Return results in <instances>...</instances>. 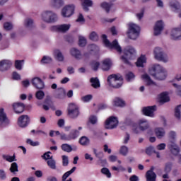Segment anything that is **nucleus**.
Returning a JSON list of instances; mask_svg holds the SVG:
<instances>
[{
    "label": "nucleus",
    "mask_w": 181,
    "mask_h": 181,
    "mask_svg": "<svg viewBox=\"0 0 181 181\" xmlns=\"http://www.w3.org/2000/svg\"><path fill=\"white\" fill-rule=\"evenodd\" d=\"M149 73L155 80H165L168 76V72L160 65H153L151 69L149 70Z\"/></svg>",
    "instance_id": "f257e3e1"
},
{
    "label": "nucleus",
    "mask_w": 181,
    "mask_h": 181,
    "mask_svg": "<svg viewBox=\"0 0 181 181\" xmlns=\"http://www.w3.org/2000/svg\"><path fill=\"white\" fill-rule=\"evenodd\" d=\"M122 81L124 78L121 75L113 74L107 77V83L113 88H119L122 86Z\"/></svg>",
    "instance_id": "f03ea898"
},
{
    "label": "nucleus",
    "mask_w": 181,
    "mask_h": 181,
    "mask_svg": "<svg viewBox=\"0 0 181 181\" xmlns=\"http://www.w3.org/2000/svg\"><path fill=\"white\" fill-rule=\"evenodd\" d=\"M103 42L106 47H109V49H114L118 53H122V48L118 44V41L117 40H114L112 42L108 40L107 35H102Z\"/></svg>",
    "instance_id": "7ed1b4c3"
},
{
    "label": "nucleus",
    "mask_w": 181,
    "mask_h": 181,
    "mask_svg": "<svg viewBox=\"0 0 181 181\" xmlns=\"http://www.w3.org/2000/svg\"><path fill=\"white\" fill-rule=\"evenodd\" d=\"M123 55L121 57V59L124 63V64H131L129 60H132V57L135 54V49L129 47L128 48H125L123 50Z\"/></svg>",
    "instance_id": "20e7f679"
},
{
    "label": "nucleus",
    "mask_w": 181,
    "mask_h": 181,
    "mask_svg": "<svg viewBox=\"0 0 181 181\" xmlns=\"http://www.w3.org/2000/svg\"><path fill=\"white\" fill-rule=\"evenodd\" d=\"M139 32H141V28L136 24H129V30L127 35L129 39L135 40L139 36Z\"/></svg>",
    "instance_id": "39448f33"
},
{
    "label": "nucleus",
    "mask_w": 181,
    "mask_h": 181,
    "mask_svg": "<svg viewBox=\"0 0 181 181\" xmlns=\"http://www.w3.org/2000/svg\"><path fill=\"white\" fill-rule=\"evenodd\" d=\"M67 115L73 119L77 118L80 115V108L75 103H70L67 109Z\"/></svg>",
    "instance_id": "423d86ee"
},
{
    "label": "nucleus",
    "mask_w": 181,
    "mask_h": 181,
    "mask_svg": "<svg viewBox=\"0 0 181 181\" xmlns=\"http://www.w3.org/2000/svg\"><path fill=\"white\" fill-rule=\"evenodd\" d=\"M42 18L47 23H54L57 21V15L52 11H45L42 14Z\"/></svg>",
    "instance_id": "0eeeda50"
},
{
    "label": "nucleus",
    "mask_w": 181,
    "mask_h": 181,
    "mask_svg": "<svg viewBox=\"0 0 181 181\" xmlns=\"http://www.w3.org/2000/svg\"><path fill=\"white\" fill-rule=\"evenodd\" d=\"M154 57L159 62L166 63L168 62V56L163 53L160 47H156L154 49Z\"/></svg>",
    "instance_id": "6e6552de"
},
{
    "label": "nucleus",
    "mask_w": 181,
    "mask_h": 181,
    "mask_svg": "<svg viewBox=\"0 0 181 181\" xmlns=\"http://www.w3.org/2000/svg\"><path fill=\"white\" fill-rule=\"evenodd\" d=\"M118 118L117 117L111 116L105 121L106 129H114L116 127H118Z\"/></svg>",
    "instance_id": "1a4fd4ad"
},
{
    "label": "nucleus",
    "mask_w": 181,
    "mask_h": 181,
    "mask_svg": "<svg viewBox=\"0 0 181 181\" xmlns=\"http://www.w3.org/2000/svg\"><path fill=\"white\" fill-rule=\"evenodd\" d=\"M76 7L74 5H66L62 11V15L64 18H70L71 15L74 14V9Z\"/></svg>",
    "instance_id": "9d476101"
},
{
    "label": "nucleus",
    "mask_w": 181,
    "mask_h": 181,
    "mask_svg": "<svg viewBox=\"0 0 181 181\" xmlns=\"http://www.w3.org/2000/svg\"><path fill=\"white\" fill-rule=\"evenodd\" d=\"M9 125V119L6 116V113L4 112V108L0 109V127L4 128V127H8Z\"/></svg>",
    "instance_id": "9b49d317"
},
{
    "label": "nucleus",
    "mask_w": 181,
    "mask_h": 181,
    "mask_svg": "<svg viewBox=\"0 0 181 181\" xmlns=\"http://www.w3.org/2000/svg\"><path fill=\"white\" fill-rule=\"evenodd\" d=\"M29 122H30V118L26 115H23L18 117V124L21 128H25L29 125Z\"/></svg>",
    "instance_id": "f8f14e48"
},
{
    "label": "nucleus",
    "mask_w": 181,
    "mask_h": 181,
    "mask_svg": "<svg viewBox=\"0 0 181 181\" xmlns=\"http://www.w3.org/2000/svg\"><path fill=\"white\" fill-rule=\"evenodd\" d=\"M31 83L33 87L37 90H43V88H45V82L39 77L33 78Z\"/></svg>",
    "instance_id": "ddd939ff"
},
{
    "label": "nucleus",
    "mask_w": 181,
    "mask_h": 181,
    "mask_svg": "<svg viewBox=\"0 0 181 181\" xmlns=\"http://www.w3.org/2000/svg\"><path fill=\"white\" fill-rule=\"evenodd\" d=\"M156 111V105L143 107L142 112L146 117H153V112Z\"/></svg>",
    "instance_id": "4468645a"
},
{
    "label": "nucleus",
    "mask_w": 181,
    "mask_h": 181,
    "mask_svg": "<svg viewBox=\"0 0 181 181\" xmlns=\"http://www.w3.org/2000/svg\"><path fill=\"white\" fill-rule=\"evenodd\" d=\"M12 66V62L7 59H4L0 62V71H6Z\"/></svg>",
    "instance_id": "2eb2a0df"
},
{
    "label": "nucleus",
    "mask_w": 181,
    "mask_h": 181,
    "mask_svg": "<svg viewBox=\"0 0 181 181\" xmlns=\"http://www.w3.org/2000/svg\"><path fill=\"white\" fill-rule=\"evenodd\" d=\"M163 30V21H157L154 26V36H158V35H160V33H162Z\"/></svg>",
    "instance_id": "dca6fc26"
},
{
    "label": "nucleus",
    "mask_w": 181,
    "mask_h": 181,
    "mask_svg": "<svg viewBox=\"0 0 181 181\" xmlns=\"http://www.w3.org/2000/svg\"><path fill=\"white\" fill-rule=\"evenodd\" d=\"M13 110L16 114H22V112L25 111V105L22 103H13Z\"/></svg>",
    "instance_id": "f3484780"
},
{
    "label": "nucleus",
    "mask_w": 181,
    "mask_h": 181,
    "mask_svg": "<svg viewBox=\"0 0 181 181\" xmlns=\"http://www.w3.org/2000/svg\"><path fill=\"white\" fill-rule=\"evenodd\" d=\"M55 98L64 100V98H66V90L63 88H58L55 91Z\"/></svg>",
    "instance_id": "a211bd4d"
},
{
    "label": "nucleus",
    "mask_w": 181,
    "mask_h": 181,
    "mask_svg": "<svg viewBox=\"0 0 181 181\" xmlns=\"http://www.w3.org/2000/svg\"><path fill=\"white\" fill-rule=\"evenodd\" d=\"M112 66V62L111 59L108 58L105 59L102 62V70H103V71H108Z\"/></svg>",
    "instance_id": "6ab92c4d"
},
{
    "label": "nucleus",
    "mask_w": 181,
    "mask_h": 181,
    "mask_svg": "<svg viewBox=\"0 0 181 181\" xmlns=\"http://www.w3.org/2000/svg\"><path fill=\"white\" fill-rule=\"evenodd\" d=\"M168 148L170 149V152L172 153V155H174V156H177V155H179V152H180L179 146L174 143L168 145Z\"/></svg>",
    "instance_id": "aec40b11"
},
{
    "label": "nucleus",
    "mask_w": 181,
    "mask_h": 181,
    "mask_svg": "<svg viewBox=\"0 0 181 181\" xmlns=\"http://www.w3.org/2000/svg\"><path fill=\"white\" fill-rule=\"evenodd\" d=\"M52 30H57V32H67L70 29V25L63 24L59 26L52 27Z\"/></svg>",
    "instance_id": "412c9836"
},
{
    "label": "nucleus",
    "mask_w": 181,
    "mask_h": 181,
    "mask_svg": "<svg viewBox=\"0 0 181 181\" xmlns=\"http://www.w3.org/2000/svg\"><path fill=\"white\" fill-rule=\"evenodd\" d=\"M139 130L140 131H146L148 128H149V123H148V120L146 119H140L139 122Z\"/></svg>",
    "instance_id": "4be33fe9"
},
{
    "label": "nucleus",
    "mask_w": 181,
    "mask_h": 181,
    "mask_svg": "<svg viewBox=\"0 0 181 181\" xmlns=\"http://www.w3.org/2000/svg\"><path fill=\"white\" fill-rule=\"evenodd\" d=\"M76 168L73 167L69 171L66 172L63 175H62V181H73V179L69 178L67 180V177L70 176L72 173H74L76 171Z\"/></svg>",
    "instance_id": "5701e85b"
},
{
    "label": "nucleus",
    "mask_w": 181,
    "mask_h": 181,
    "mask_svg": "<svg viewBox=\"0 0 181 181\" xmlns=\"http://www.w3.org/2000/svg\"><path fill=\"white\" fill-rule=\"evenodd\" d=\"M146 181H156V173L152 171H147L146 173Z\"/></svg>",
    "instance_id": "b1692460"
},
{
    "label": "nucleus",
    "mask_w": 181,
    "mask_h": 181,
    "mask_svg": "<svg viewBox=\"0 0 181 181\" xmlns=\"http://www.w3.org/2000/svg\"><path fill=\"white\" fill-rule=\"evenodd\" d=\"M70 53L73 57L76 59L77 60H80L81 59V52L80 50L76 49V48H72L70 50Z\"/></svg>",
    "instance_id": "393cba45"
},
{
    "label": "nucleus",
    "mask_w": 181,
    "mask_h": 181,
    "mask_svg": "<svg viewBox=\"0 0 181 181\" xmlns=\"http://www.w3.org/2000/svg\"><path fill=\"white\" fill-rule=\"evenodd\" d=\"M69 138L71 141H74V139H77L80 135V132L77 129H72L69 134Z\"/></svg>",
    "instance_id": "a878e982"
},
{
    "label": "nucleus",
    "mask_w": 181,
    "mask_h": 181,
    "mask_svg": "<svg viewBox=\"0 0 181 181\" xmlns=\"http://www.w3.org/2000/svg\"><path fill=\"white\" fill-rule=\"evenodd\" d=\"M168 101H170V98H169L166 92L160 94V103L165 104V103H168Z\"/></svg>",
    "instance_id": "bb28decb"
},
{
    "label": "nucleus",
    "mask_w": 181,
    "mask_h": 181,
    "mask_svg": "<svg viewBox=\"0 0 181 181\" xmlns=\"http://www.w3.org/2000/svg\"><path fill=\"white\" fill-rule=\"evenodd\" d=\"M113 105L115 107H125V101L119 98H115L113 100Z\"/></svg>",
    "instance_id": "cd10ccee"
},
{
    "label": "nucleus",
    "mask_w": 181,
    "mask_h": 181,
    "mask_svg": "<svg viewBox=\"0 0 181 181\" xmlns=\"http://www.w3.org/2000/svg\"><path fill=\"white\" fill-rule=\"evenodd\" d=\"M155 134L156 136H157V138H158V139H160L162 138H163V136H165V129H163V128H156L155 129Z\"/></svg>",
    "instance_id": "c85d7f7f"
},
{
    "label": "nucleus",
    "mask_w": 181,
    "mask_h": 181,
    "mask_svg": "<svg viewBox=\"0 0 181 181\" xmlns=\"http://www.w3.org/2000/svg\"><path fill=\"white\" fill-rule=\"evenodd\" d=\"M170 6L172 8L174 12H177V11H180V4L177 1H171L170 3Z\"/></svg>",
    "instance_id": "c756f323"
},
{
    "label": "nucleus",
    "mask_w": 181,
    "mask_h": 181,
    "mask_svg": "<svg viewBox=\"0 0 181 181\" xmlns=\"http://www.w3.org/2000/svg\"><path fill=\"white\" fill-rule=\"evenodd\" d=\"M100 7L105 11L106 13H110V11L112 7V3L103 2L100 4Z\"/></svg>",
    "instance_id": "7c9ffc66"
},
{
    "label": "nucleus",
    "mask_w": 181,
    "mask_h": 181,
    "mask_svg": "<svg viewBox=\"0 0 181 181\" xmlns=\"http://www.w3.org/2000/svg\"><path fill=\"white\" fill-rule=\"evenodd\" d=\"M51 5L54 8H60L64 5V1L63 0H52Z\"/></svg>",
    "instance_id": "2f4dec72"
},
{
    "label": "nucleus",
    "mask_w": 181,
    "mask_h": 181,
    "mask_svg": "<svg viewBox=\"0 0 181 181\" xmlns=\"http://www.w3.org/2000/svg\"><path fill=\"white\" fill-rule=\"evenodd\" d=\"M146 62V57L145 55H141L139 58H138L137 62H136V65L137 67H143L144 63Z\"/></svg>",
    "instance_id": "473e14b6"
},
{
    "label": "nucleus",
    "mask_w": 181,
    "mask_h": 181,
    "mask_svg": "<svg viewBox=\"0 0 181 181\" xmlns=\"http://www.w3.org/2000/svg\"><path fill=\"white\" fill-rule=\"evenodd\" d=\"M82 6L84 11H88V7L93 6V1L91 0H81Z\"/></svg>",
    "instance_id": "72a5a7b5"
},
{
    "label": "nucleus",
    "mask_w": 181,
    "mask_h": 181,
    "mask_svg": "<svg viewBox=\"0 0 181 181\" xmlns=\"http://www.w3.org/2000/svg\"><path fill=\"white\" fill-rule=\"evenodd\" d=\"M90 81L93 88H100V80H98V78H90Z\"/></svg>",
    "instance_id": "f704fd0d"
},
{
    "label": "nucleus",
    "mask_w": 181,
    "mask_h": 181,
    "mask_svg": "<svg viewBox=\"0 0 181 181\" xmlns=\"http://www.w3.org/2000/svg\"><path fill=\"white\" fill-rule=\"evenodd\" d=\"M141 78L144 80L146 83H147V86H151L154 83L153 81H152V79L151 78V76H149L148 74H143L141 76Z\"/></svg>",
    "instance_id": "c9c22d12"
},
{
    "label": "nucleus",
    "mask_w": 181,
    "mask_h": 181,
    "mask_svg": "<svg viewBox=\"0 0 181 181\" xmlns=\"http://www.w3.org/2000/svg\"><path fill=\"white\" fill-rule=\"evenodd\" d=\"M54 54H56V59L59 62H63V60H64V57L63 56V54H62V52H60L59 49L54 50Z\"/></svg>",
    "instance_id": "e433bc0d"
},
{
    "label": "nucleus",
    "mask_w": 181,
    "mask_h": 181,
    "mask_svg": "<svg viewBox=\"0 0 181 181\" xmlns=\"http://www.w3.org/2000/svg\"><path fill=\"white\" fill-rule=\"evenodd\" d=\"M61 148H62V151H64V152L70 153V152H71V151H73V148H71V146H70L68 144H63L61 146Z\"/></svg>",
    "instance_id": "4c0bfd02"
},
{
    "label": "nucleus",
    "mask_w": 181,
    "mask_h": 181,
    "mask_svg": "<svg viewBox=\"0 0 181 181\" xmlns=\"http://www.w3.org/2000/svg\"><path fill=\"white\" fill-rule=\"evenodd\" d=\"M3 158L5 159L7 162H16V156L15 154H13V156L4 155Z\"/></svg>",
    "instance_id": "58836bf2"
},
{
    "label": "nucleus",
    "mask_w": 181,
    "mask_h": 181,
    "mask_svg": "<svg viewBox=\"0 0 181 181\" xmlns=\"http://www.w3.org/2000/svg\"><path fill=\"white\" fill-rule=\"evenodd\" d=\"M172 166H173V164L171 162L166 163L164 168L165 173H170L172 172Z\"/></svg>",
    "instance_id": "ea45409f"
},
{
    "label": "nucleus",
    "mask_w": 181,
    "mask_h": 181,
    "mask_svg": "<svg viewBox=\"0 0 181 181\" xmlns=\"http://www.w3.org/2000/svg\"><path fill=\"white\" fill-rule=\"evenodd\" d=\"M44 104H47L48 107H50L52 110H55L54 105H53V101L50 99V97H47L44 101Z\"/></svg>",
    "instance_id": "a19ab883"
},
{
    "label": "nucleus",
    "mask_w": 181,
    "mask_h": 181,
    "mask_svg": "<svg viewBox=\"0 0 181 181\" xmlns=\"http://www.w3.org/2000/svg\"><path fill=\"white\" fill-rule=\"evenodd\" d=\"M78 39V46L84 47L87 45V40L83 36H79Z\"/></svg>",
    "instance_id": "79ce46f5"
},
{
    "label": "nucleus",
    "mask_w": 181,
    "mask_h": 181,
    "mask_svg": "<svg viewBox=\"0 0 181 181\" xmlns=\"http://www.w3.org/2000/svg\"><path fill=\"white\" fill-rule=\"evenodd\" d=\"M180 110H181V105H179L175 109V117L177 119H180V117H181Z\"/></svg>",
    "instance_id": "37998d69"
},
{
    "label": "nucleus",
    "mask_w": 181,
    "mask_h": 181,
    "mask_svg": "<svg viewBox=\"0 0 181 181\" xmlns=\"http://www.w3.org/2000/svg\"><path fill=\"white\" fill-rule=\"evenodd\" d=\"M79 144L83 146L88 145L90 144V140L86 136H82L79 140Z\"/></svg>",
    "instance_id": "c03bdc74"
},
{
    "label": "nucleus",
    "mask_w": 181,
    "mask_h": 181,
    "mask_svg": "<svg viewBox=\"0 0 181 181\" xmlns=\"http://www.w3.org/2000/svg\"><path fill=\"white\" fill-rule=\"evenodd\" d=\"M9 170L11 173H15L16 172H19V170L18 169V163H11Z\"/></svg>",
    "instance_id": "a18cd8bd"
},
{
    "label": "nucleus",
    "mask_w": 181,
    "mask_h": 181,
    "mask_svg": "<svg viewBox=\"0 0 181 181\" xmlns=\"http://www.w3.org/2000/svg\"><path fill=\"white\" fill-rule=\"evenodd\" d=\"M47 163L49 166V168H50V169H56V160H54L53 158L51 160H48L47 161Z\"/></svg>",
    "instance_id": "49530a36"
},
{
    "label": "nucleus",
    "mask_w": 181,
    "mask_h": 181,
    "mask_svg": "<svg viewBox=\"0 0 181 181\" xmlns=\"http://www.w3.org/2000/svg\"><path fill=\"white\" fill-rule=\"evenodd\" d=\"M101 173H103V175H105V176H106L109 179L110 177H111V172H110V169L107 168H103L101 169Z\"/></svg>",
    "instance_id": "de8ad7c7"
},
{
    "label": "nucleus",
    "mask_w": 181,
    "mask_h": 181,
    "mask_svg": "<svg viewBox=\"0 0 181 181\" xmlns=\"http://www.w3.org/2000/svg\"><path fill=\"white\" fill-rule=\"evenodd\" d=\"M37 100H43L45 98V92L43 90H37L35 93Z\"/></svg>",
    "instance_id": "09e8293b"
},
{
    "label": "nucleus",
    "mask_w": 181,
    "mask_h": 181,
    "mask_svg": "<svg viewBox=\"0 0 181 181\" xmlns=\"http://www.w3.org/2000/svg\"><path fill=\"white\" fill-rule=\"evenodd\" d=\"M119 153L123 156H127V155H128V147L122 146L119 150Z\"/></svg>",
    "instance_id": "8fccbe9b"
},
{
    "label": "nucleus",
    "mask_w": 181,
    "mask_h": 181,
    "mask_svg": "<svg viewBox=\"0 0 181 181\" xmlns=\"http://www.w3.org/2000/svg\"><path fill=\"white\" fill-rule=\"evenodd\" d=\"M41 63L42 64H49L52 63V59L49 57L44 56L41 59Z\"/></svg>",
    "instance_id": "3c124183"
},
{
    "label": "nucleus",
    "mask_w": 181,
    "mask_h": 181,
    "mask_svg": "<svg viewBox=\"0 0 181 181\" xmlns=\"http://www.w3.org/2000/svg\"><path fill=\"white\" fill-rule=\"evenodd\" d=\"M89 38L90 39V40H92L93 42H97L98 40V35H97V33L93 31L90 35H89Z\"/></svg>",
    "instance_id": "603ef678"
},
{
    "label": "nucleus",
    "mask_w": 181,
    "mask_h": 181,
    "mask_svg": "<svg viewBox=\"0 0 181 181\" xmlns=\"http://www.w3.org/2000/svg\"><path fill=\"white\" fill-rule=\"evenodd\" d=\"M93 153L98 159H103L104 158V153L103 151L97 152V149L93 148Z\"/></svg>",
    "instance_id": "864d4df0"
},
{
    "label": "nucleus",
    "mask_w": 181,
    "mask_h": 181,
    "mask_svg": "<svg viewBox=\"0 0 181 181\" xmlns=\"http://www.w3.org/2000/svg\"><path fill=\"white\" fill-rule=\"evenodd\" d=\"M25 60H16L15 61V68L17 70H22V63H23Z\"/></svg>",
    "instance_id": "5fc2aeb1"
},
{
    "label": "nucleus",
    "mask_w": 181,
    "mask_h": 181,
    "mask_svg": "<svg viewBox=\"0 0 181 181\" xmlns=\"http://www.w3.org/2000/svg\"><path fill=\"white\" fill-rule=\"evenodd\" d=\"M25 26L26 28H33V20L31 18H27L25 21Z\"/></svg>",
    "instance_id": "6e6d98bb"
},
{
    "label": "nucleus",
    "mask_w": 181,
    "mask_h": 181,
    "mask_svg": "<svg viewBox=\"0 0 181 181\" xmlns=\"http://www.w3.org/2000/svg\"><path fill=\"white\" fill-rule=\"evenodd\" d=\"M91 100H93V95H86L81 98V100L83 103H88V102L91 101Z\"/></svg>",
    "instance_id": "4d7b16f0"
},
{
    "label": "nucleus",
    "mask_w": 181,
    "mask_h": 181,
    "mask_svg": "<svg viewBox=\"0 0 181 181\" xmlns=\"http://www.w3.org/2000/svg\"><path fill=\"white\" fill-rule=\"evenodd\" d=\"M92 69L94 71H97L98 70V67H100V62L96 61H93L91 62Z\"/></svg>",
    "instance_id": "13d9d810"
},
{
    "label": "nucleus",
    "mask_w": 181,
    "mask_h": 181,
    "mask_svg": "<svg viewBox=\"0 0 181 181\" xmlns=\"http://www.w3.org/2000/svg\"><path fill=\"white\" fill-rule=\"evenodd\" d=\"M60 139L61 141H71L69 134H66L64 133L60 134Z\"/></svg>",
    "instance_id": "bf43d9fd"
},
{
    "label": "nucleus",
    "mask_w": 181,
    "mask_h": 181,
    "mask_svg": "<svg viewBox=\"0 0 181 181\" xmlns=\"http://www.w3.org/2000/svg\"><path fill=\"white\" fill-rule=\"evenodd\" d=\"M50 153H52V152L48 151V152L44 153V155L42 156V158L43 159H45V160H50L53 159V156H50Z\"/></svg>",
    "instance_id": "052dcab7"
},
{
    "label": "nucleus",
    "mask_w": 181,
    "mask_h": 181,
    "mask_svg": "<svg viewBox=\"0 0 181 181\" xmlns=\"http://www.w3.org/2000/svg\"><path fill=\"white\" fill-rule=\"evenodd\" d=\"M26 143L28 144V145H30L31 146H39L40 145L39 141H33L30 139H28Z\"/></svg>",
    "instance_id": "680f3d73"
},
{
    "label": "nucleus",
    "mask_w": 181,
    "mask_h": 181,
    "mask_svg": "<svg viewBox=\"0 0 181 181\" xmlns=\"http://www.w3.org/2000/svg\"><path fill=\"white\" fill-rule=\"evenodd\" d=\"M127 81H131V80L135 78V74L132 72H129L125 76Z\"/></svg>",
    "instance_id": "e2e57ef3"
},
{
    "label": "nucleus",
    "mask_w": 181,
    "mask_h": 181,
    "mask_svg": "<svg viewBox=\"0 0 181 181\" xmlns=\"http://www.w3.org/2000/svg\"><path fill=\"white\" fill-rule=\"evenodd\" d=\"M153 152H155V151L153 150V147L152 146H150L146 148V153L149 155V156H151Z\"/></svg>",
    "instance_id": "0e129e2a"
},
{
    "label": "nucleus",
    "mask_w": 181,
    "mask_h": 181,
    "mask_svg": "<svg viewBox=\"0 0 181 181\" xmlns=\"http://www.w3.org/2000/svg\"><path fill=\"white\" fill-rule=\"evenodd\" d=\"M62 165L63 166L69 165V157L67 156H62Z\"/></svg>",
    "instance_id": "69168bd1"
},
{
    "label": "nucleus",
    "mask_w": 181,
    "mask_h": 181,
    "mask_svg": "<svg viewBox=\"0 0 181 181\" xmlns=\"http://www.w3.org/2000/svg\"><path fill=\"white\" fill-rule=\"evenodd\" d=\"M4 28L6 30H12V28H13V25L11 24V23L6 22L4 24Z\"/></svg>",
    "instance_id": "338daca9"
},
{
    "label": "nucleus",
    "mask_w": 181,
    "mask_h": 181,
    "mask_svg": "<svg viewBox=\"0 0 181 181\" xmlns=\"http://www.w3.org/2000/svg\"><path fill=\"white\" fill-rule=\"evenodd\" d=\"M6 179V173L5 170L1 169L0 170V180H5Z\"/></svg>",
    "instance_id": "774afa93"
}]
</instances>
